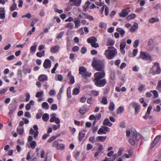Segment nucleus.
Here are the masks:
<instances>
[{
  "instance_id": "obj_31",
  "label": "nucleus",
  "mask_w": 161,
  "mask_h": 161,
  "mask_svg": "<svg viewBox=\"0 0 161 161\" xmlns=\"http://www.w3.org/2000/svg\"><path fill=\"white\" fill-rule=\"evenodd\" d=\"M106 136H98L96 138V140L103 142L106 140Z\"/></svg>"
},
{
  "instance_id": "obj_34",
  "label": "nucleus",
  "mask_w": 161,
  "mask_h": 161,
  "mask_svg": "<svg viewBox=\"0 0 161 161\" xmlns=\"http://www.w3.org/2000/svg\"><path fill=\"white\" fill-rule=\"evenodd\" d=\"M146 86L144 84H142L140 85L138 87V89L139 92H140L145 89Z\"/></svg>"
},
{
  "instance_id": "obj_9",
  "label": "nucleus",
  "mask_w": 161,
  "mask_h": 161,
  "mask_svg": "<svg viewBox=\"0 0 161 161\" xmlns=\"http://www.w3.org/2000/svg\"><path fill=\"white\" fill-rule=\"evenodd\" d=\"M95 85L97 86L101 87L104 86L106 84L107 81L105 79L94 80Z\"/></svg>"
},
{
  "instance_id": "obj_40",
  "label": "nucleus",
  "mask_w": 161,
  "mask_h": 161,
  "mask_svg": "<svg viewBox=\"0 0 161 161\" xmlns=\"http://www.w3.org/2000/svg\"><path fill=\"white\" fill-rule=\"evenodd\" d=\"M64 31L60 32L56 36V38L57 39H59L62 38L64 34Z\"/></svg>"
},
{
  "instance_id": "obj_1",
  "label": "nucleus",
  "mask_w": 161,
  "mask_h": 161,
  "mask_svg": "<svg viewBox=\"0 0 161 161\" xmlns=\"http://www.w3.org/2000/svg\"><path fill=\"white\" fill-rule=\"evenodd\" d=\"M108 48L105 50L104 55L108 59H111L114 58L117 54V50L113 46L108 47Z\"/></svg>"
},
{
  "instance_id": "obj_22",
  "label": "nucleus",
  "mask_w": 161,
  "mask_h": 161,
  "mask_svg": "<svg viewBox=\"0 0 161 161\" xmlns=\"http://www.w3.org/2000/svg\"><path fill=\"white\" fill-rule=\"evenodd\" d=\"M103 125L111 127L112 126L113 124L109 121L108 119L106 118L104 120L103 122Z\"/></svg>"
},
{
  "instance_id": "obj_48",
  "label": "nucleus",
  "mask_w": 161,
  "mask_h": 161,
  "mask_svg": "<svg viewBox=\"0 0 161 161\" xmlns=\"http://www.w3.org/2000/svg\"><path fill=\"white\" fill-rule=\"evenodd\" d=\"M80 92V90L78 88H74L73 91V94L76 95L78 94Z\"/></svg>"
},
{
  "instance_id": "obj_33",
  "label": "nucleus",
  "mask_w": 161,
  "mask_h": 161,
  "mask_svg": "<svg viewBox=\"0 0 161 161\" xmlns=\"http://www.w3.org/2000/svg\"><path fill=\"white\" fill-rule=\"evenodd\" d=\"M115 108V105L112 102H111L109 103V105L108 107V109L110 111H113Z\"/></svg>"
},
{
  "instance_id": "obj_59",
  "label": "nucleus",
  "mask_w": 161,
  "mask_h": 161,
  "mask_svg": "<svg viewBox=\"0 0 161 161\" xmlns=\"http://www.w3.org/2000/svg\"><path fill=\"white\" fill-rule=\"evenodd\" d=\"M26 98H25V101L27 102L28 101L30 100V95L29 93H26L25 95Z\"/></svg>"
},
{
  "instance_id": "obj_6",
  "label": "nucleus",
  "mask_w": 161,
  "mask_h": 161,
  "mask_svg": "<svg viewBox=\"0 0 161 161\" xmlns=\"http://www.w3.org/2000/svg\"><path fill=\"white\" fill-rule=\"evenodd\" d=\"M140 58H142L144 60H148L150 61H151L152 60V57L150 54L147 52L143 51L141 52L140 55L137 58L138 59Z\"/></svg>"
},
{
  "instance_id": "obj_38",
  "label": "nucleus",
  "mask_w": 161,
  "mask_h": 161,
  "mask_svg": "<svg viewBox=\"0 0 161 161\" xmlns=\"http://www.w3.org/2000/svg\"><path fill=\"white\" fill-rule=\"evenodd\" d=\"M99 94V92L93 90L91 92L90 95L93 96H97Z\"/></svg>"
},
{
  "instance_id": "obj_46",
  "label": "nucleus",
  "mask_w": 161,
  "mask_h": 161,
  "mask_svg": "<svg viewBox=\"0 0 161 161\" xmlns=\"http://www.w3.org/2000/svg\"><path fill=\"white\" fill-rule=\"evenodd\" d=\"M136 16V15L135 14H132L126 17V19L127 20H129L134 19Z\"/></svg>"
},
{
  "instance_id": "obj_55",
  "label": "nucleus",
  "mask_w": 161,
  "mask_h": 161,
  "mask_svg": "<svg viewBox=\"0 0 161 161\" xmlns=\"http://www.w3.org/2000/svg\"><path fill=\"white\" fill-rule=\"evenodd\" d=\"M53 129L54 130H56L57 129H59L60 127V125L58 124L57 125H53L52 126Z\"/></svg>"
},
{
  "instance_id": "obj_16",
  "label": "nucleus",
  "mask_w": 161,
  "mask_h": 161,
  "mask_svg": "<svg viewBox=\"0 0 161 161\" xmlns=\"http://www.w3.org/2000/svg\"><path fill=\"white\" fill-rule=\"evenodd\" d=\"M67 76L70 78V81L69 83L72 84H74L75 82L74 77L73 76L71 75V71L68 72L67 74Z\"/></svg>"
},
{
  "instance_id": "obj_36",
  "label": "nucleus",
  "mask_w": 161,
  "mask_h": 161,
  "mask_svg": "<svg viewBox=\"0 0 161 161\" xmlns=\"http://www.w3.org/2000/svg\"><path fill=\"white\" fill-rule=\"evenodd\" d=\"M17 131L19 135H22L24 131L23 127H18L17 129Z\"/></svg>"
},
{
  "instance_id": "obj_4",
  "label": "nucleus",
  "mask_w": 161,
  "mask_h": 161,
  "mask_svg": "<svg viewBox=\"0 0 161 161\" xmlns=\"http://www.w3.org/2000/svg\"><path fill=\"white\" fill-rule=\"evenodd\" d=\"M22 67L23 68L22 70L18 69L17 72L18 76L19 78H20L21 80H22V78L23 77L22 72L24 75H26L27 74L30 73L31 72V69H30L25 68L24 66H22Z\"/></svg>"
},
{
  "instance_id": "obj_3",
  "label": "nucleus",
  "mask_w": 161,
  "mask_h": 161,
  "mask_svg": "<svg viewBox=\"0 0 161 161\" xmlns=\"http://www.w3.org/2000/svg\"><path fill=\"white\" fill-rule=\"evenodd\" d=\"M92 65L94 68L98 71H104L103 64H101L94 58L92 61Z\"/></svg>"
},
{
  "instance_id": "obj_10",
  "label": "nucleus",
  "mask_w": 161,
  "mask_h": 161,
  "mask_svg": "<svg viewBox=\"0 0 161 161\" xmlns=\"http://www.w3.org/2000/svg\"><path fill=\"white\" fill-rule=\"evenodd\" d=\"M79 74L82 75L84 77H89L90 75L86 71V69L83 67H80L79 68Z\"/></svg>"
},
{
  "instance_id": "obj_23",
  "label": "nucleus",
  "mask_w": 161,
  "mask_h": 161,
  "mask_svg": "<svg viewBox=\"0 0 161 161\" xmlns=\"http://www.w3.org/2000/svg\"><path fill=\"white\" fill-rule=\"evenodd\" d=\"M38 79L41 81H44L47 80V77L46 75H41L39 76Z\"/></svg>"
},
{
  "instance_id": "obj_58",
  "label": "nucleus",
  "mask_w": 161,
  "mask_h": 161,
  "mask_svg": "<svg viewBox=\"0 0 161 161\" xmlns=\"http://www.w3.org/2000/svg\"><path fill=\"white\" fill-rule=\"evenodd\" d=\"M139 44V41L138 40H135L134 43V47H137L138 46Z\"/></svg>"
},
{
  "instance_id": "obj_12",
  "label": "nucleus",
  "mask_w": 161,
  "mask_h": 161,
  "mask_svg": "<svg viewBox=\"0 0 161 161\" xmlns=\"http://www.w3.org/2000/svg\"><path fill=\"white\" fill-rule=\"evenodd\" d=\"M79 17L81 18L85 19H87L90 20H93L94 18L93 16L89 15L87 13H82L79 15Z\"/></svg>"
},
{
  "instance_id": "obj_54",
  "label": "nucleus",
  "mask_w": 161,
  "mask_h": 161,
  "mask_svg": "<svg viewBox=\"0 0 161 161\" xmlns=\"http://www.w3.org/2000/svg\"><path fill=\"white\" fill-rule=\"evenodd\" d=\"M99 26L100 28H106L107 25L106 24L104 23H100L99 24Z\"/></svg>"
},
{
  "instance_id": "obj_44",
  "label": "nucleus",
  "mask_w": 161,
  "mask_h": 161,
  "mask_svg": "<svg viewBox=\"0 0 161 161\" xmlns=\"http://www.w3.org/2000/svg\"><path fill=\"white\" fill-rule=\"evenodd\" d=\"M101 102L104 105H106L107 104L108 101L107 97H103Z\"/></svg>"
},
{
  "instance_id": "obj_11",
  "label": "nucleus",
  "mask_w": 161,
  "mask_h": 161,
  "mask_svg": "<svg viewBox=\"0 0 161 161\" xmlns=\"http://www.w3.org/2000/svg\"><path fill=\"white\" fill-rule=\"evenodd\" d=\"M130 8H125L122 9L121 12L119 14V15L120 17L123 18L126 16L130 12Z\"/></svg>"
},
{
  "instance_id": "obj_29",
  "label": "nucleus",
  "mask_w": 161,
  "mask_h": 161,
  "mask_svg": "<svg viewBox=\"0 0 161 161\" xmlns=\"http://www.w3.org/2000/svg\"><path fill=\"white\" fill-rule=\"evenodd\" d=\"M114 41L111 39L110 38H109L108 39L107 42V46H113L114 45Z\"/></svg>"
},
{
  "instance_id": "obj_53",
  "label": "nucleus",
  "mask_w": 161,
  "mask_h": 161,
  "mask_svg": "<svg viewBox=\"0 0 161 161\" xmlns=\"http://www.w3.org/2000/svg\"><path fill=\"white\" fill-rule=\"evenodd\" d=\"M89 141L92 143H94L96 142L94 136L90 137L89 139Z\"/></svg>"
},
{
  "instance_id": "obj_19",
  "label": "nucleus",
  "mask_w": 161,
  "mask_h": 161,
  "mask_svg": "<svg viewBox=\"0 0 161 161\" xmlns=\"http://www.w3.org/2000/svg\"><path fill=\"white\" fill-rule=\"evenodd\" d=\"M97 41V39L95 37H91L87 39V42L91 44L96 42Z\"/></svg>"
},
{
  "instance_id": "obj_5",
  "label": "nucleus",
  "mask_w": 161,
  "mask_h": 161,
  "mask_svg": "<svg viewBox=\"0 0 161 161\" xmlns=\"http://www.w3.org/2000/svg\"><path fill=\"white\" fill-rule=\"evenodd\" d=\"M60 141L61 140L59 139L55 141L53 143L52 147L57 150H63L64 149L65 146L64 144L60 143Z\"/></svg>"
},
{
  "instance_id": "obj_51",
  "label": "nucleus",
  "mask_w": 161,
  "mask_h": 161,
  "mask_svg": "<svg viewBox=\"0 0 161 161\" xmlns=\"http://www.w3.org/2000/svg\"><path fill=\"white\" fill-rule=\"evenodd\" d=\"M57 138L56 136H52L51 137H50L47 141V142H50L54 140L55 139H56Z\"/></svg>"
},
{
  "instance_id": "obj_32",
  "label": "nucleus",
  "mask_w": 161,
  "mask_h": 161,
  "mask_svg": "<svg viewBox=\"0 0 161 161\" xmlns=\"http://www.w3.org/2000/svg\"><path fill=\"white\" fill-rule=\"evenodd\" d=\"M30 146H29V147L31 148L32 149H34L36 145V143L35 141H32L30 142Z\"/></svg>"
},
{
  "instance_id": "obj_13",
  "label": "nucleus",
  "mask_w": 161,
  "mask_h": 161,
  "mask_svg": "<svg viewBox=\"0 0 161 161\" xmlns=\"http://www.w3.org/2000/svg\"><path fill=\"white\" fill-rule=\"evenodd\" d=\"M81 2V0H69V3L71 6H79Z\"/></svg>"
},
{
  "instance_id": "obj_41",
  "label": "nucleus",
  "mask_w": 161,
  "mask_h": 161,
  "mask_svg": "<svg viewBox=\"0 0 161 161\" xmlns=\"http://www.w3.org/2000/svg\"><path fill=\"white\" fill-rule=\"evenodd\" d=\"M159 21L158 19L154 18H151L149 20V22L151 23H153L155 22H158Z\"/></svg>"
},
{
  "instance_id": "obj_39",
  "label": "nucleus",
  "mask_w": 161,
  "mask_h": 161,
  "mask_svg": "<svg viewBox=\"0 0 161 161\" xmlns=\"http://www.w3.org/2000/svg\"><path fill=\"white\" fill-rule=\"evenodd\" d=\"M42 108L47 110L48 109L49 106L47 102H43L42 104Z\"/></svg>"
},
{
  "instance_id": "obj_26",
  "label": "nucleus",
  "mask_w": 161,
  "mask_h": 161,
  "mask_svg": "<svg viewBox=\"0 0 161 161\" xmlns=\"http://www.w3.org/2000/svg\"><path fill=\"white\" fill-rule=\"evenodd\" d=\"M133 106L135 108V111L136 112H138L139 111L140 105L137 103H133Z\"/></svg>"
},
{
  "instance_id": "obj_57",
  "label": "nucleus",
  "mask_w": 161,
  "mask_h": 161,
  "mask_svg": "<svg viewBox=\"0 0 161 161\" xmlns=\"http://www.w3.org/2000/svg\"><path fill=\"white\" fill-rule=\"evenodd\" d=\"M17 7V4L16 3H14L12 6L10 8V10L12 11H14L15 8H16Z\"/></svg>"
},
{
  "instance_id": "obj_30",
  "label": "nucleus",
  "mask_w": 161,
  "mask_h": 161,
  "mask_svg": "<svg viewBox=\"0 0 161 161\" xmlns=\"http://www.w3.org/2000/svg\"><path fill=\"white\" fill-rule=\"evenodd\" d=\"M74 22L75 23V28H79L80 26V20L76 19L75 20Z\"/></svg>"
},
{
  "instance_id": "obj_27",
  "label": "nucleus",
  "mask_w": 161,
  "mask_h": 161,
  "mask_svg": "<svg viewBox=\"0 0 161 161\" xmlns=\"http://www.w3.org/2000/svg\"><path fill=\"white\" fill-rule=\"evenodd\" d=\"M59 46L58 45H56L53 47H51V51L52 52L55 53L57 52L59 49Z\"/></svg>"
},
{
  "instance_id": "obj_18",
  "label": "nucleus",
  "mask_w": 161,
  "mask_h": 161,
  "mask_svg": "<svg viewBox=\"0 0 161 161\" xmlns=\"http://www.w3.org/2000/svg\"><path fill=\"white\" fill-rule=\"evenodd\" d=\"M160 138L161 137L160 136H158L155 138L151 144V146L152 147H154L157 143Z\"/></svg>"
},
{
  "instance_id": "obj_14",
  "label": "nucleus",
  "mask_w": 161,
  "mask_h": 161,
  "mask_svg": "<svg viewBox=\"0 0 161 161\" xmlns=\"http://www.w3.org/2000/svg\"><path fill=\"white\" fill-rule=\"evenodd\" d=\"M51 62L50 60L46 59L44 61L43 66L45 69L50 68L51 66Z\"/></svg>"
},
{
  "instance_id": "obj_56",
  "label": "nucleus",
  "mask_w": 161,
  "mask_h": 161,
  "mask_svg": "<svg viewBox=\"0 0 161 161\" xmlns=\"http://www.w3.org/2000/svg\"><path fill=\"white\" fill-rule=\"evenodd\" d=\"M129 142L130 143V144L132 145H134L135 144V140L132 138L130 139H129Z\"/></svg>"
},
{
  "instance_id": "obj_52",
  "label": "nucleus",
  "mask_w": 161,
  "mask_h": 161,
  "mask_svg": "<svg viewBox=\"0 0 161 161\" xmlns=\"http://www.w3.org/2000/svg\"><path fill=\"white\" fill-rule=\"evenodd\" d=\"M152 92L155 98L157 97H158V92L156 90L151 91Z\"/></svg>"
},
{
  "instance_id": "obj_45",
  "label": "nucleus",
  "mask_w": 161,
  "mask_h": 161,
  "mask_svg": "<svg viewBox=\"0 0 161 161\" xmlns=\"http://www.w3.org/2000/svg\"><path fill=\"white\" fill-rule=\"evenodd\" d=\"M98 147L97 148V151L99 152H101L103 150V145L100 144L98 143Z\"/></svg>"
},
{
  "instance_id": "obj_47",
  "label": "nucleus",
  "mask_w": 161,
  "mask_h": 161,
  "mask_svg": "<svg viewBox=\"0 0 161 161\" xmlns=\"http://www.w3.org/2000/svg\"><path fill=\"white\" fill-rule=\"evenodd\" d=\"M74 24L73 23H67L66 26L65 27L66 28H69L70 29H72L74 27Z\"/></svg>"
},
{
  "instance_id": "obj_25",
  "label": "nucleus",
  "mask_w": 161,
  "mask_h": 161,
  "mask_svg": "<svg viewBox=\"0 0 161 161\" xmlns=\"http://www.w3.org/2000/svg\"><path fill=\"white\" fill-rule=\"evenodd\" d=\"M138 28V24L137 23H134L133 25L130 29V31L131 32L135 31Z\"/></svg>"
},
{
  "instance_id": "obj_15",
  "label": "nucleus",
  "mask_w": 161,
  "mask_h": 161,
  "mask_svg": "<svg viewBox=\"0 0 161 161\" xmlns=\"http://www.w3.org/2000/svg\"><path fill=\"white\" fill-rule=\"evenodd\" d=\"M132 136L133 139L136 141H138L141 138V135L136 131L132 133Z\"/></svg>"
},
{
  "instance_id": "obj_35",
  "label": "nucleus",
  "mask_w": 161,
  "mask_h": 161,
  "mask_svg": "<svg viewBox=\"0 0 161 161\" xmlns=\"http://www.w3.org/2000/svg\"><path fill=\"white\" fill-rule=\"evenodd\" d=\"M85 133L81 132H80L79 133V140L80 142L81 141L83 138L85 136Z\"/></svg>"
},
{
  "instance_id": "obj_49",
  "label": "nucleus",
  "mask_w": 161,
  "mask_h": 161,
  "mask_svg": "<svg viewBox=\"0 0 161 161\" xmlns=\"http://www.w3.org/2000/svg\"><path fill=\"white\" fill-rule=\"evenodd\" d=\"M43 91H42L40 92H38L36 93V97H40L43 96Z\"/></svg>"
},
{
  "instance_id": "obj_42",
  "label": "nucleus",
  "mask_w": 161,
  "mask_h": 161,
  "mask_svg": "<svg viewBox=\"0 0 161 161\" xmlns=\"http://www.w3.org/2000/svg\"><path fill=\"white\" fill-rule=\"evenodd\" d=\"M124 110V108L123 107L120 106L119 107L117 111V113L118 114H121Z\"/></svg>"
},
{
  "instance_id": "obj_8",
  "label": "nucleus",
  "mask_w": 161,
  "mask_h": 161,
  "mask_svg": "<svg viewBox=\"0 0 161 161\" xmlns=\"http://www.w3.org/2000/svg\"><path fill=\"white\" fill-rule=\"evenodd\" d=\"M105 75L104 71L98 72L95 73L94 74L95 77L94 80H99L103 78Z\"/></svg>"
},
{
  "instance_id": "obj_62",
  "label": "nucleus",
  "mask_w": 161,
  "mask_h": 161,
  "mask_svg": "<svg viewBox=\"0 0 161 161\" xmlns=\"http://www.w3.org/2000/svg\"><path fill=\"white\" fill-rule=\"evenodd\" d=\"M152 108V106H150L148 107L147 108V111L146 113V114H147L149 115L150 113V111Z\"/></svg>"
},
{
  "instance_id": "obj_64",
  "label": "nucleus",
  "mask_w": 161,
  "mask_h": 161,
  "mask_svg": "<svg viewBox=\"0 0 161 161\" xmlns=\"http://www.w3.org/2000/svg\"><path fill=\"white\" fill-rule=\"evenodd\" d=\"M57 106L56 104H53L51 107V109L52 110H57Z\"/></svg>"
},
{
  "instance_id": "obj_7",
  "label": "nucleus",
  "mask_w": 161,
  "mask_h": 161,
  "mask_svg": "<svg viewBox=\"0 0 161 161\" xmlns=\"http://www.w3.org/2000/svg\"><path fill=\"white\" fill-rule=\"evenodd\" d=\"M110 129L105 126H102L97 131V134L99 135L106 134L109 131Z\"/></svg>"
},
{
  "instance_id": "obj_17",
  "label": "nucleus",
  "mask_w": 161,
  "mask_h": 161,
  "mask_svg": "<svg viewBox=\"0 0 161 161\" xmlns=\"http://www.w3.org/2000/svg\"><path fill=\"white\" fill-rule=\"evenodd\" d=\"M126 45V43L125 42H121L120 44V49L121 53L123 54H124L125 53V51L124 50Z\"/></svg>"
},
{
  "instance_id": "obj_50",
  "label": "nucleus",
  "mask_w": 161,
  "mask_h": 161,
  "mask_svg": "<svg viewBox=\"0 0 161 161\" xmlns=\"http://www.w3.org/2000/svg\"><path fill=\"white\" fill-rule=\"evenodd\" d=\"M34 46H32L31 47V50L33 52H35L36 50L37 45L36 44H35V43L34 44Z\"/></svg>"
},
{
  "instance_id": "obj_28",
  "label": "nucleus",
  "mask_w": 161,
  "mask_h": 161,
  "mask_svg": "<svg viewBox=\"0 0 161 161\" xmlns=\"http://www.w3.org/2000/svg\"><path fill=\"white\" fill-rule=\"evenodd\" d=\"M116 31L119 32L120 35L122 37L124 36L125 32V31L122 29L120 28H118L116 29Z\"/></svg>"
},
{
  "instance_id": "obj_2",
  "label": "nucleus",
  "mask_w": 161,
  "mask_h": 161,
  "mask_svg": "<svg viewBox=\"0 0 161 161\" xmlns=\"http://www.w3.org/2000/svg\"><path fill=\"white\" fill-rule=\"evenodd\" d=\"M161 69L159 67V64L157 62L154 63L152 68H151L150 72L153 75L159 74Z\"/></svg>"
},
{
  "instance_id": "obj_37",
  "label": "nucleus",
  "mask_w": 161,
  "mask_h": 161,
  "mask_svg": "<svg viewBox=\"0 0 161 161\" xmlns=\"http://www.w3.org/2000/svg\"><path fill=\"white\" fill-rule=\"evenodd\" d=\"M49 119V115L48 114L45 113L42 116V119L44 121H46Z\"/></svg>"
},
{
  "instance_id": "obj_60",
  "label": "nucleus",
  "mask_w": 161,
  "mask_h": 161,
  "mask_svg": "<svg viewBox=\"0 0 161 161\" xmlns=\"http://www.w3.org/2000/svg\"><path fill=\"white\" fill-rule=\"evenodd\" d=\"M93 147L92 145L90 143H88L87 144L86 146V149L87 151H89Z\"/></svg>"
},
{
  "instance_id": "obj_63",
  "label": "nucleus",
  "mask_w": 161,
  "mask_h": 161,
  "mask_svg": "<svg viewBox=\"0 0 161 161\" xmlns=\"http://www.w3.org/2000/svg\"><path fill=\"white\" fill-rule=\"evenodd\" d=\"M86 110L83 108L80 109L79 111V113L82 114H85L86 113Z\"/></svg>"
},
{
  "instance_id": "obj_20",
  "label": "nucleus",
  "mask_w": 161,
  "mask_h": 161,
  "mask_svg": "<svg viewBox=\"0 0 161 161\" xmlns=\"http://www.w3.org/2000/svg\"><path fill=\"white\" fill-rule=\"evenodd\" d=\"M4 8H0V18L3 19L5 18Z\"/></svg>"
},
{
  "instance_id": "obj_21",
  "label": "nucleus",
  "mask_w": 161,
  "mask_h": 161,
  "mask_svg": "<svg viewBox=\"0 0 161 161\" xmlns=\"http://www.w3.org/2000/svg\"><path fill=\"white\" fill-rule=\"evenodd\" d=\"M9 114L10 115H11L13 113L15 110L16 108L13 105L10 104L9 106Z\"/></svg>"
},
{
  "instance_id": "obj_24",
  "label": "nucleus",
  "mask_w": 161,
  "mask_h": 161,
  "mask_svg": "<svg viewBox=\"0 0 161 161\" xmlns=\"http://www.w3.org/2000/svg\"><path fill=\"white\" fill-rule=\"evenodd\" d=\"M153 40L152 39H150L149 40L148 43V46H150L149 47V49L150 50H152L153 49Z\"/></svg>"
},
{
  "instance_id": "obj_43",
  "label": "nucleus",
  "mask_w": 161,
  "mask_h": 161,
  "mask_svg": "<svg viewBox=\"0 0 161 161\" xmlns=\"http://www.w3.org/2000/svg\"><path fill=\"white\" fill-rule=\"evenodd\" d=\"M45 55V51L43 50L41 52H37L36 54L37 56L39 57H41Z\"/></svg>"
},
{
  "instance_id": "obj_61",
  "label": "nucleus",
  "mask_w": 161,
  "mask_h": 161,
  "mask_svg": "<svg viewBox=\"0 0 161 161\" xmlns=\"http://www.w3.org/2000/svg\"><path fill=\"white\" fill-rule=\"evenodd\" d=\"M138 53V50L137 49H135L133 50V55L134 56H136Z\"/></svg>"
}]
</instances>
